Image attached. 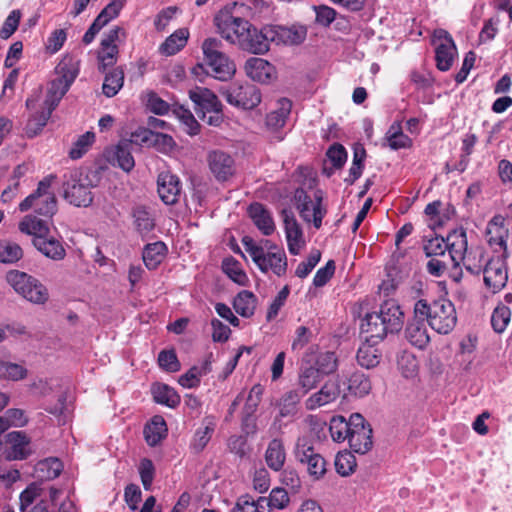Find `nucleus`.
Here are the masks:
<instances>
[{
  "label": "nucleus",
  "mask_w": 512,
  "mask_h": 512,
  "mask_svg": "<svg viewBox=\"0 0 512 512\" xmlns=\"http://www.w3.org/2000/svg\"><path fill=\"white\" fill-rule=\"evenodd\" d=\"M404 324V312L395 300H387L379 312L368 313L360 325L361 335L374 343L382 341L388 334L398 333Z\"/></svg>",
  "instance_id": "nucleus-1"
},
{
  "label": "nucleus",
  "mask_w": 512,
  "mask_h": 512,
  "mask_svg": "<svg viewBox=\"0 0 512 512\" xmlns=\"http://www.w3.org/2000/svg\"><path fill=\"white\" fill-rule=\"evenodd\" d=\"M242 243L253 262L263 273L272 272L278 277L286 274L287 257L282 248L269 240H265L263 245H257L249 236L243 237Z\"/></svg>",
  "instance_id": "nucleus-2"
},
{
  "label": "nucleus",
  "mask_w": 512,
  "mask_h": 512,
  "mask_svg": "<svg viewBox=\"0 0 512 512\" xmlns=\"http://www.w3.org/2000/svg\"><path fill=\"white\" fill-rule=\"evenodd\" d=\"M415 313L424 316L429 326L443 335L450 333L457 323L454 304L446 298H439L432 303L420 299L415 303Z\"/></svg>",
  "instance_id": "nucleus-3"
},
{
  "label": "nucleus",
  "mask_w": 512,
  "mask_h": 512,
  "mask_svg": "<svg viewBox=\"0 0 512 512\" xmlns=\"http://www.w3.org/2000/svg\"><path fill=\"white\" fill-rule=\"evenodd\" d=\"M55 176L50 175L38 184L35 192L26 197L20 204L21 212L33 209L35 213L51 218L57 211V201L54 193L50 190Z\"/></svg>",
  "instance_id": "nucleus-4"
},
{
  "label": "nucleus",
  "mask_w": 512,
  "mask_h": 512,
  "mask_svg": "<svg viewBox=\"0 0 512 512\" xmlns=\"http://www.w3.org/2000/svg\"><path fill=\"white\" fill-rule=\"evenodd\" d=\"M6 280L16 293L33 304L42 305L49 299L48 289L25 272L11 270L6 274Z\"/></svg>",
  "instance_id": "nucleus-5"
},
{
  "label": "nucleus",
  "mask_w": 512,
  "mask_h": 512,
  "mask_svg": "<svg viewBox=\"0 0 512 512\" xmlns=\"http://www.w3.org/2000/svg\"><path fill=\"white\" fill-rule=\"evenodd\" d=\"M223 43L217 38H207L202 43V50L206 64L213 76L221 81L230 79L235 71V64L222 51Z\"/></svg>",
  "instance_id": "nucleus-6"
},
{
  "label": "nucleus",
  "mask_w": 512,
  "mask_h": 512,
  "mask_svg": "<svg viewBox=\"0 0 512 512\" xmlns=\"http://www.w3.org/2000/svg\"><path fill=\"white\" fill-rule=\"evenodd\" d=\"M236 4L221 9L214 17L217 32L227 42L237 45L240 38L250 27V22L235 13Z\"/></svg>",
  "instance_id": "nucleus-7"
},
{
  "label": "nucleus",
  "mask_w": 512,
  "mask_h": 512,
  "mask_svg": "<svg viewBox=\"0 0 512 512\" xmlns=\"http://www.w3.org/2000/svg\"><path fill=\"white\" fill-rule=\"evenodd\" d=\"M63 196L77 207H87L92 203L90 183L82 171L74 169L64 175Z\"/></svg>",
  "instance_id": "nucleus-8"
},
{
  "label": "nucleus",
  "mask_w": 512,
  "mask_h": 512,
  "mask_svg": "<svg viewBox=\"0 0 512 512\" xmlns=\"http://www.w3.org/2000/svg\"><path fill=\"white\" fill-rule=\"evenodd\" d=\"M221 95L230 105L242 109H253L261 102L260 90L249 83H232Z\"/></svg>",
  "instance_id": "nucleus-9"
},
{
  "label": "nucleus",
  "mask_w": 512,
  "mask_h": 512,
  "mask_svg": "<svg viewBox=\"0 0 512 512\" xmlns=\"http://www.w3.org/2000/svg\"><path fill=\"white\" fill-rule=\"evenodd\" d=\"M297 209L302 219L306 222H313L316 229L322 225V219L326 214V209L322 205V192L316 191L313 201L303 189H297L294 194Z\"/></svg>",
  "instance_id": "nucleus-10"
},
{
  "label": "nucleus",
  "mask_w": 512,
  "mask_h": 512,
  "mask_svg": "<svg viewBox=\"0 0 512 512\" xmlns=\"http://www.w3.org/2000/svg\"><path fill=\"white\" fill-rule=\"evenodd\" d=\"M454 239L451 242V252L448 256L430 258L427 262L426 268L430 275L434 277L442 276L447 270L450 264L458 266L457 256L460 252H465L467 246L466 233L464 231L453 232L449 235V240Z\"/></svg>",
  "instance_id": "nucleus-11"
},
{
  "label": "nucleus",
  "mask_w": 512,
  "mask_h": 512,
  "mask_svg": "<svg viewBox=\"0 0 512 512\" xmlns=\"http://www.w3.org/2000/svg\"><path fill=\"white\" fill-rule=\"evenodd\" d=\"M508 251L492 256L485 262L483 269L485 286L493 293L500 291L505 287L508 280V271L506 259Z\"/></svg>",
  "instance_id": "nucleus-12"
},
{
  "label": "nucleus",
  "mask_w": 512,
  "mask_h": 512,
  "mask_svg": "<svg viewBox=\"0 0 512 512\" xmlns=\"http://www.w3.org/2000/svg\"><path fill=\"white\" fill-rule=\"evenodd\" d=\"M432 42L435 45L436 66L440 71H448L457 56V48L451 35L444 29L433 32Z\"/></svg>",
  "instance_id": "nucleus-13"
},
{
  "label": "nucleus",
  "mask_w": 512,
  "mask_h": 512,
  "mask_svg": "<svg viewBox=\"0 0 512 512\" xmlns=\"http://www.w3.org/2000/svg\"><path fill=\"white\" fill-rule=\"evenodd\" d=\"M351 431L348 437L350 448L359 454H365L372 447V429L366 423L361 414L354 413L351 415Z\"/></svg>",
  "instance_id": "nucleus-14"
},
{
  "label": "nucleus",
  "mask_w": 512,
  "mask_h": 512,
  "mask_svg": "<svg viewBox=\"0 0 512 512\" xmlns=\"http://www.w3.org/2000/svg\"><path fill=\"white\" fill-rule=\"evenodd\" d=\"M207 163L211 174L218 182L229 181L236 173L234 158L223 150L208 152Z\"/></svg>",
  "instance_id": "nucleus-15"
},
{
  "label": "nucleus",
  "mask_w": 512,
  "mask_h": 512,
  "mask_svg": "<svg viewBox=\"0 0 512 512\" xmlns=\"http://www.w3.org/2000/svg\"><path fill=\"white\" fill-rule=\"evenodd\" d=\"M485 236L487 243L495 249V252L504 253V251H507L509 229L505 224V218L501 215H495L487 224Z\"/></svg>",
  "instance_id": "nucleus-16"
},
{
  "label": "nucleus",
  "mask_w": 512,
  "mask_h": 512,
  "mask_svg": "<svg viewBox=\"0 0 512 512\" xmlns=\"http://www.w3.org/2000/svg\"><path fill=\"white\" fill-rule=\"evenodd\" d=\"M189 97L194 103V109L198 117L206 119V114L210 110L222 107L218 97L209 89L196 87L189 91Z\"/></svg>",
  "instance_id": "nucleus-17"
},
{
  "label": "nucleus",
  "mask_w": 512,
  "mask_h": 512,
  "mask_svg": "<svg viewBox=\"0 0 512 512\" xmlns=\"http://www.w3.org/2000/svg\"><path fill=\"white\" fill-rule=\"evenodd\" d=\"M426 318L417 315L413 310V317L408 321L405 329L406 339L415 347L424 349L430 342V336L426 327Z\"/></svg>",
  "instance_id": "nucleus-18"
},
{
  "label": "nucleus",
  "mask_w": 512,
  "mask_h": 512,
  "mask_svg": "<svg viewBox=\"0 0 512 512\" xmlns=\"http://www.w3.org/2000/svg\"><path fill=\"white\" fill-rule=\"evenodd\" d=\"M158 194L161 200L167 204H175L181 193V184L179 178L168 172H161L157 178Z\"/></svg>",
  "instance_id": "nucleus-19"
},
{
  "label": "nucleus",
  "mask_w": 512,
  "mask_h": 512,
  "mask_svg": "<svg viewBox=\"0 0 512 512\" xmlns=\"http://www.w3.org/2000/svg\"><path fill=\"white\" fill-rule=\"evenodd\" d=\"M282 217L289 252L292 255H297L304 244L302 230L291 210L283 209Z\"/></svg>",
  "instance_id": "nucleus-20"
},
{
  "label": "nucleus",
  "mask_w": 512,
  "mask_h": 512,
  "mask_svg": "<svg viewBox=\"0 0 512 512\" xmlns=\"http://www.w3.org/2000/svg\"><path fill=\"white\" fill-rule=\"evenodd\" d=\"M340 394V388L336 381L326 382L321 389L312 394L305 402L308 410H315L321 406L329 404L337 399Z\"/></svg>",
  "instance_id": "nucleus-21"
},
{
  "label": "nucleus",
  "mask_w": 512,
  "mask_h": 512,
  "mask_svg": "<svg viewBox=\"0 0 512 512\" xmlns=\"http://www.w3.org/2000/svg\"><path fill=\"white\" fill-rule=\"evenodd\" d=\"M245 71L252 80L265 83L273 77L275 69L268 61L252 57L246 61Z\"/></svg>",
  "instance_id": "nucleus-22"
},
{
  "label": "nucleus",
  "mask_w": 512,
  "mask_h": 512,
  "mask_svg": "<svg viewBox=\"0 0 512 512\" xmlns=\"http://www.w3.org/2000/svg\"><path fill=\"white\" fill-rule=\"evenodd\" d=\"M108 160L114 166H118L125 172L131 171L135 166L131 154L129 141L121 140L111 151L108 152Z\"/></svg>",
  "instance_id": "nucleus-23"
},
{
  "label": "nucleus",
  "mask_w": 512,
  "mask_h": 512,
  "mask_svg": "<svg viewBox=\"0 0 512 512\" xmlns=\"http://www.w3.org/2000/svg\"><path fill=\"white\" fill-rule=\"evenodd\" d=\"M264 459L271 470L279 472L283 469L286 461V450L282 439L274 438L268 443Z\"/></svg>",
  "instance_id": "nucleus-24"
},
{
  "label": "nucleus",
  "mask_w": 512,
  "mask_h": 512,
  "mask_svg": "<svg viewBox=\"0 0 512 512\" xmlns=\"http://www.w3.org/2000/svg\"><path fill=\"white\" fill-rule=\"evenodd\" d=\"M248 213L255 226L268 236L275 231V224L271 213L260 203H253L248 208Z\"/></svg>",
  "instance_id": "nucleus-25"
},
{
  "label": "nucleus",
  "mask_w": 512,
  "mask_h": 512,
  "mask_svg": "<svg viewBox=\"0 0 512 512\" xmlns=\"http://www.w3.org/2000/svg\"><path fill=\"white\" fill-rule=\"evenodd\" d=\"M362 337L364 338V343L358 348L356 359L361 367L372 369L380 363L382 354L375 347L377 343L367 340L365 335H362Z\"/></svg>",
  "instance_id": "nucleus-26"
},
{
  "label": "nucleus",
  "mask_w": 512,
  "mask_h": 512,
  "mask_svg": "<svg viewBox=\"0 0 512 512\" xmlns=\"http://www.w3.org/2000/svg\"><path fill=\"white\" fill-rule=\"evenodd\" d=\"M33 244L42 254L54 260H61L66 254L61 242L52 236L36 237Z\"/></svg>",
  "instance_id": "nucleus-27"
},
{
  "label": "nucleus",
  "mask_w": 512,
  "mask_h": 512,
  "mask_svg": "<svg viewBox=\"0 0 512 512\" xmlns=\"http://www.w3.org/2000/svg\"><path fill=\"white\" fill-rule=\"evenodd\" d=\"M292 102L287 98H281L277 102V108L266 117V125L272 130L282 128L290 115Z\"/></svg>",
  "instance_id": "nucleus-28"
},
{
  "label": "nucleus",
  "mask_w": 512,
  "mask_h": 512,
  "mask_svg": "<svg viewBox=\"0 0 512 512\" xmlns=\"http://www.w3.org/2000/svg\"><path fill=\"white\" fill-rule=\"evenodd\" d=\"M167 426L162 416H154L144 428V436L149 446H156L165 438Z\"/></svg>",
  "instance_id": "nucleus-29"
},
{
  "label": "nucleus",
  "mask_w": 512,
  "mask_h": 512,
  "mask_svg": "<svg viewBox=\"0 0 512 512\" xmlns=\"http://www.w3.org/2000/svg\"><path fill=\"white\" fill-rule=\"evenodd\" d=\"M462 262L465 269L475 275H479L481 272H483L485 262L484 253L481 249L472 250L470 252H467V249L465 252H460L459 256H457V262Z\"/></svg>",
  "instance_id": "nucleus-30"
},
{
  "label": "nucleus",
  "mask_w": 512,
  "mask_h": 512,
  "mask_svg": "<svg viewBox=\"0 0 512 512\" xmlns=\"http://www.w3.org/2000/svg\"><path fill=\"white\" fill-rule=\"evenodd\" d=\"M260 30L250 23L249 29L240 38L238 47L253 54H264L265 44L261 41Z\"/></svg>",
  "instance_id": "nucleus-31"
},
{
  "label": "nucleus",
  "mask_w": 512,
  "mask_h": 512,
  "mask_svg": "<svg viewBox=\"0 0 512 512\" xmlns=\"http://www.w3.org/2000/svg\"><path fill=\"white\" fill-rule=\"evenodd\" d=\"M257 306L256 296L247 290L239 292L233 300L235 311L242 317H251Z\"/></svg>",
  "instance_id": "nucleus-32"
},
{
  "label": "nucleus",
  "mask_w": 512,
  "mask_h": 512,
  "mask_svg": "<svg viewBox=\"0 0 512 512\" xmlns=\"http://www.w3.org/2000/svg\"><path fill=\"white\" fill-rule=\"evenodd\" d=\"M167 247L165 243L157 241L147 244L143 250V261L146 267L150 270L157 268L163 261Z\"/></svg>",
  "instance_id": "nucleus-33"
},
{
  "label": "nucleus",
  "mask_w": 512,
  "mask_h": 512,
  "mask_svg": "<svg viewBox=\"0 0 512 512\" xmlns=\"http://www.w3.org/2000/svg\"><path fill=\"white\" fill-rule=\"evenodd\" d=\"M211 371V362L206 359L201 365L191 367L179 378V384L184 388H195L200 384V378Z\"/></svg>",
  "instance_id": "nucleus-34"
},
{
  "label": "nucleus",
  "mask_w": 512,
  "mask_h": 512,
  "mask_svg": "<svg viewBox=\"0 0 512 512\" xmlns=\"http://www.w3.org/2000/svg\"><path fill=\"white\" fill-rule=\"evenodd\" d=\"M19 230L22 233L33 235L34 238L45 237L49 233V226L46 220L28 215L19 223Z\"/></svg>",
  "instance_id": "nucleus-35"
},
{
  "label": "nucleus",
  "mask_w": 512,
  "mask_h": 512,
  "mask_svg": "<svg viewBox=\"0 0 512 512\" xmlns=\"http://www.w3.org/2000/svg\"><path fill=\"white\" fill-rule=\"evenodd\" d=\"M189 32L185 28L178 29L171 34L160 46V52L165 55H174L187 43Z\"/></svg>",
  "instance_id": "nucleus-36"
},
{
  "label": "nucleus",
  "mask_w": 512,
  "mask_h": 512,
  "mask_svg": "<svg viewBox=\"0 0 512 512\" xmlns=\"http://www.w3.org/2000/svg\"><path fill=\"white\" fill-rule=\"evenodd\" d=\"M153 399L156 403L175 408L180 403V396L170 386L166 384H157L152 388Z\"/></svg>",
  "instance_id": "nucleus-37"
},
{
  "label": "nucleus",
  "mask_w": 512,
  "mask_h": 512,
  "mask_svg": "<svg viewBox=\"0 0 512 512\" xmlns=\"http://www.w3.org/2000/svg\"><path fill=\"white\" fill-rule=\"evenodd\" d=\"M348 391L356 397H364L371 391L372 385L368 376L362 372H354L347 380Z\"/></svg>",
  "instance_id": "nucleus-38"
},
{
  "label": "nucleus",
  "mask_w": 512,
  "mask_h": 512,
  "mask_svg": "<svg viewBox=\"0 0 512 512\" xmlns=\"http://www.w3.org/2000/svg\"><path fill=\"white\" fill-rule=\"evenodd\" d=\"M453 240L454 239L449 240V237L447 241L442 237L431 238L425 242L423 247L424 252L426 256L430 258L448 256V253L451 252V242Z\"/></svg>",
  "instance_id": "nucleus-39"
},
{
  "label": "nucleus",
  "mask_w": 512,
  "mask_h": 512,
  "mask_svg": "<svg viewBox=\"0 0 512 512\" xmlns=\"http://www.w3.org/2000/svg\"><path fill=\"white\" fill-rule=\"evenodd\" d=\"M134 225L141 235H146L155 227V219L152 214L143 206L133 209Z\"/></svg>",
  "instance_id": "nucleus-40"
},
{
  "label": "nucleus",
  "mask_w": 512,
  "mask_h": 512,
  "mask_svg": "<svg viewBox=\"0 0 512 512\" xmlns=\"http://www.w3.org/2000/svg\"><path fill=\"white\" fill-rule=\"evenodd\" d=\"M55 72L57 74V78L71 85L79 72L78 62L72 57L66 56L58 63L55 68Z\"/></svg>",
  "instance_id": "nucleus-41"
},
{
  "label": "nucleus",
  "mask_w": 512,
  "mask_h": 512,
  "mask_svg": "<svg viewBox=\"0 0 512 512\" xmlns=\"http://www.w3.org/2000/svg\"><path fill=\"white\" fill-rule=\"evenodd\" d=\"M385 140L388 142V146L392 150L408 148L412 143L411 139L403 133L399 123H393L389 127L385 135Z\"/></svg>",
  "instance_id": "nucleus-42"
},
{
  "label": "nucleus",
  "mask_w": 512,
  "mask_h": 512,
  "mask_svg": "<svg viewBox=\"0 0 512 512\" xmlns=\"http://www.w3.org/2000/svg\"><path fill=\"white\" fill-rule=\"evenodd\" d=\"M70 86V84L65 83V81H61L57 77L52 80L44 102L45 106L50 107V110H54L62 97L69 90Z\"/></svg>",
  "instance_id": "nucleus-43"
},
{
  "label": "nucleus",
  "mask_w": 512,
  "mask_h": 512,
  "mask_svg": "<svg viewBox=\"0 0 512 512\" xmlns=\"http://www.w3.org/2000/svg\"><path fill=\"white\" fill-rule=\"evenodd\" d=\"M8 442L11 444L10 456L14 459L26 458L29 443L26 434L22 431H13L8 434Z\"/></svg>",
  "instance_id": "nucleus-44"
},
{
  "label": "nucleus",
  "mask_w": 512,
  "mask_h": 512,
  "mask_svg": "<svg viewBox=\"0 0 512 512\" xmlns=\"http://www.w3.org/2000/svg\"><path fill=\"white\" fill-rule=\"evenodd\" d=\"M123 83V70L119 68L112 70L105 76L104 83L102 85L103 94L109 98L115 96L122 88Z\"/></svg>",
  "instance_id": "nucleus-45"
},
{
  "label": "nucleus",
  "mask_w": 512,
  "mask_h": 512,
  "mask_svg": "<svg viewBox=\"0 0 512 512\" xmlns=\"http://www.w3.org/2000/svg\"><path fill=\"white\" fill-rule=\"evenodd\" d=\"M351 428V417L347 421L342 416H334L330 421V434L332 439L336 442H343L348 439Z\"/></svg>",
  "instance_id": "nucleus-46"
},
{
  "label": "nucleus",
  "mask_w": 512,
  "mask_h": 512,
  "mask_svg": "<svg viewBox=\"0 0 512 512\" xmlns=\"http://www.w3.org/2000/svg\"><path fill=\"white\" fill-rule=\"evenodd\" d=\"M27 374L28 371L24 366L0 360V380L20 381L25 379Z\"/></svg>",
  "instance_id": "nucleus-47"
},
{
  "label": "nucleus",
  "mask_w": 512,
  "mask_h": 512,
  "mask_svg": "<svg viewBox=\"0 0 512 512\" xmlns=\"http://www.w3.org/2000/svg\"><path fill=\"white\" fill-rule=\"evenodd\" d=\"M173 114L181 121L185 126V131L189 135H196L199 132V123L195 119L191 111L185 108L183 105L174 104L172 106Z\"/></svg>",
  "instance_id": "nucleus-48"
},
{
  "label": "nucleus",
  "mask_w": 512,
  "mask_h": 512,
  "mask_svg": "<svg viewBox=\"0 0 512 512\" xmlns=\"http://www.w3.org/2000/svg\"><path fill=\"white\" fill-rule=\"evenodd\" d=\"M296 460L306 466L310 462H313L314 455H318L311 441L307 437L298 438L294 450Z\"/></svg>",
  "instance_id": "nucleus-49"
},
{
  "label": "nucleus",
  "mask_w": 512,
  "mask_h": 512,
  "mask_svg": "<svg viewBox=\"0 0 512 512\" xmlns=\"http://www.w3.org/2000/svg\"><path fill=\"white\" fill-rule=\"evenodd\" d=\"M301 397L302 395L296 390L285 393L279 403L280 417L285 418L294 416L298 411V403Z\"/></svg>",
  "instance_id": "nucleus-50"
},
{
  "label": "nucleus",
  "mask_w": 512,
  "mask_h": 512,
  "mask_svg": "<svg viewBox=\"0 0 512 512\" xmlns=\"http://www.w3.org/2000/svg\"><path fill=\"white\" fill-rule=\"evenodd\" d=\"M222 268L225 274L239 285H246L248 282V277L246 273L241 268L240 263L234 258H226L223 260Z\"/></svg>",
  "instance_id": "nucleus-51"
},
{
  "label": "nucleus",
  "mask_w": 512,
  "mask_h": 512,
  "mask_svg": "<svg viewBox=\"0 0 512 512\" xmlns=\"http://www.w3.org/2000/svg\"><path fill=\"white\" fill-rule=\"evenodd\" d=\"M321 381V374L315 367L309 366L301 370L299 374V386L302 389L301 395L315 388Z\"/></svg>",
  "instance_id": "nucleus-52"
},
{
  "label": "nucleus",
  "mask_w": 512,
  "mask_h": 512,
  "mask_svg": "<svg viewBox=\"0 0 512 512\" xmlns=\"http://www.w3.org/2000/svg\"><path fill=\"white\" fill-rule=\"evenodd\" d=\"M306 29L304 27H284L280 26L279 44L297 45L306 39Z\"/></svg>",
  "instance_id": "nucleus-53"
},
{
  "label": "nucleus",
  "mask_w": 512,
  "mask_h": 512,
  "mask_svg": "<svg viewBox=\"0 0 512 512\" xmlns=\"http://www.w3.org/2000/svg\"><path fill=\"white\" fill-rule=\"evenodd\" d=\"M53 110H50V107H46L41 112L33 115L27 122L26 125V134L28 137H34L39 134L43 127L46 125L48 119L51 116Z\"/></svg>",
  "instance_id": "nucleus-54"
},
{
  "label": "nucleus",
  "mask_w": 512,
  "mask_h": 512,
  "mask_svg": "<svg viewBox=\"0 0 512 512\" xmlns=\"http://www.w3.org/2000/svg\"><path fill=\"white\" fill-rule=\"evenodd\" d=\"M214 432V424L207 423L203 427L196 430L194 437L191 441L190 447L195 453L201 452L209 443L211 436Z\"/></svg>",
  "instance_id": "nucleus-55"
},
{
  "label": "nucleus",
  "mask_w": 512,
  "mask_h": 512,
  "mask_svg": "<svg viewBox=\"0 0 512 512\" xmlns=\"http://www.w3.org/2000/svg\"><path fill=\"white\" fill-rule=\"evenodd\" d=\"M356 467L355 456L350 452H339L335 458V468L341 476H349L352 474Z\"/></svg>",
  "instance_id": "nucleus-56"
},
{
  "label": "nucleus",
  "mask_w": 512,
  "mask_h": 512,
  "mask_svg": "<svg viewBox=\"0 0 512 512\" xmlns=\"http://www.w3.org/2000/svg\"><path fill=\"white\" fill-rule=\"evenodd\" d=\"M23 256L22 248L13 242L0 243V262L14 263Z\"/></svg>",
  "instance_id": "nucleus-57"
},
{
  "label": "nucleus",
  "mask_w": 512,
  "mask_h": 512,
  "mask_svg": "<svg viewBox=\"0 0 512 512\" xmlns=\"http://www.w3.org/2000/svg\"><path fill=\"white\" fill-rule=\"evenodd\" d=\"M511 317L510 309L506 306H498L494 309L491 316V325L495 332L502 333Z\"/></svg>",
  "instance_id": "nucleus-58"
},
{
  "label": "nucleus",
  "mask_w": 512,
  "mask_h": 512,
  "mask_svg": "<svg viewBox=\"0 0 512 512\" xmlns=\"http://www.w3.org/2000/svg\"><path fill=\"white\" fill-rule=\"evenodd\" d=\"M398 368L405 378H413L418 372V361L412 354L403 353L398 358Z\"/></svg>",
  "instance_id": "nucleus-59"
},
{
  "label": "nucleus",
  "mask_w": 512,
  "mask_h": 512,
  "mask_svg": "<svg viewBox=\"0 0 512 512\" xmlns=\"http://www.w3.org/2000/svg\"><path fill=\"white\" fill-rule=\"evenodd\" d=\"M42 493V488L37 483H31L27 486V488L21 492L19 500H20V510L21 512L26 511L38 497H40Z\"/></svg>",
  "instance_id": "nucleus-60"
},
{
  "label": "nucleus",
  "mask_w": 512,
  "mask_h": 512,
  "mask_svg": "<svg viewBox=\"0 0 512 512\" xmlns=\"http://www.w3.org/2000/svg\"><path fill=\"white\" fill-rule=\"evenodd\" d=\"M95 139V135L92 132H86L81 135L74 146L71 148L69 152V156L72 159H79L83 156L84 153L87 152L88 148L93 144Z\"/></svg>",
  "instance_id": "nucleus-61"
},
{
  "label": "nucleus",
  "mask_w": 512,
  "mask_h": 512,
  "mask_svg": "<svg viewBox=\"0 0 512 512\" xmlns=\"http://www.w3.org/2000/svg\"><path fill=\"white\" fill-rule=\"evenodd\" d=\"M321 259V252L314 249L310 252L307 260L298 264L295 275L299 278L307 277Z\"/></svg>",
  "instance_id": "nucleus-62"
},
{
  "label": "nucleus",
  "mask_w": 512,
  "mask_h": 512,
  "mask_svg": "<svg viewBox=\"0 0 512 512\" xmlns=\"http://www.w3.org/2000/svg\"><path fill=\"white\" fill-rule=\"evenodd\" d=\"M159 366L167 372H177L181 365L173 350H163L158 355Z\"/></svg>",
  "instance_id": "nucleus-63"
},
{
  "label": "nucleus",
  "mask_w": 512,
  "mask_h": 512,
  "mask_svg": "<svg viewBox=\"0 0 512 512\" xmlns=\"http://www.w3.org/2000/svg\"><path fill=\"white\" fill-rule=\"evenodd\" d=\"M117 45H101L98 54L100 68L105 70L107 67L113 66L117 60Z\"/></svg>",
  "instance_id": "nucleus-64"
}]
</instances>
